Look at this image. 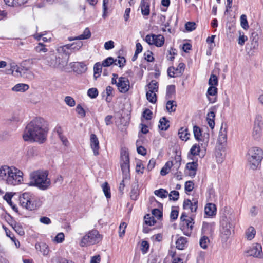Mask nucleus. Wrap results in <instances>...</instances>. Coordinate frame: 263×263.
Segmentation results:
<instances>
[{
	"label": "nucleus",
	"instance_id": "nucleus-1",
	"mask_svg": "<svg viewBox=\"0 0 263 263\" xmlns=\"http://www.w3.org/2000/svg\"><path fill=\"white\" fill-rule=\"evenodd\" d=\"M44 120L37 117L32 120L26 127L23 138L25 141L44 143L46 139L47 130L45 126Z\"/></svg>",
	"mask_w": 263,
	"mask_h": 263
},
{
	"label": "nucleus",
	"instance_id": "nucleus-2",
	"mask_svg": "<svg viewBox=\"0 0 263 263\" xmlns=\"http://www.w3.org/2000/svg\"><path fill=\"white\" fill-rule=\"evenodd\" d=\"M48 172L47 171L39 170L30 174V181L29 186L37 187L41 190H47L51 184L50 179L48 178Z\"/></svg>",
	"mask_w": 263,
	"mask_h": 263
},
{
	"label": "nucleus",
	"instance_id": "nucleus-3",
	"mask_svg": "<svg viewBox=\"0 0 263 263\" xmlns=\"http://www.w3.org/2000/svg\"><path fill=\"white\" fill-rule=\"evenodd\" d=\"M19 201L23 208L30 211L35 210L40 206L38 198L29 192H25L21 194Z\"/></svg>",
	"mask_w": 263,
	"mask_h": 263
},
{
	"label": "nucleus",
	"instance_id": "nucleus-4",
	"mask_svg": "<svg viewBox=\"0 0 263 263\" xmlns=\"http://www.w3.org/2000/svg\"><path fill=\"white\" fill-rule=\"evenodd\" d=\"M263 158L262 150L257 147L249 149L248 152L247 160L249 167L253 170H256Z\"/></svg>",
	"mask_w": 263,
	"mask_h": 263
},
{
	"label": "nucleus",
	"instance_id": "nucleus-5",
	"mask_svg": "<svg viewBox=\"0 0 263 263\" xmlns=\"http://www.w3.org/2000/svg\"><path fill=\"white\" fill-rule=\"evenodd\" d=\"M234 226L228 220H223L221 222V228L220 229L221 237L222 241H226L231 235L233 231Z\"/></svg>",
	"mask_w": 263,
	"mask_h": 263
},
{
	"label": "nucleus",
	"instance_id": "nucleus-6",
	"mask_svg": "<svg viewBox=\"0 0 263 263\" xmlns=\"http://www.w3.org/2000/svg\"><path fill=\"white\" fill-rule=\"evenodd\" d=\"M11 175L9 180V185H17L22 183L23 181V173L22 171L15 167H13Z\"/></svg>",
	"mask_w": 263,
	"mask_h": 263
},
{
	"label": "nucleus",
	"instance_id": "nucleus-7",
	"mask_svg": "<svg viewBox=\"0 0 263 263\" xmlns=\"http://www.w3.org/2000/svg\"><path fill=\"white\" fill-rule=\"evenodd\" d=\"M145 41L149 45H154L157 47H161L164 43V37L161 34H148L145 36Z\"/></svg>",
	"mask_w": 263,
	"mask_h": 263
},
{
	"label": "nucleus",
	"instance_id": "nucleus-8",
	"mask_svg": "<svg viewBox=\"0 0 263 263\" xmlns=\"http://www.w3.org/2000/svg\"><path fill=\"white\" fill-rule=\"evenodd\" d=\"M194 223V220L191 217L183 220L180 223V229L183 233L187 236H190Z\"/></svg>",
	"mask_w": 263,
	"mask_h": 263
},
{
	"label": "nucleus",
	"instance_id": "nucleus-9",
	"mask_svg": "<svg viewBox=\"0 0 263 263\" xmlns=\"http://www.w3.org/2000/svg\"><path fill=\"white\" fill-rule=\"evenodd\" d=\"M245 253L247 254V256H253L257 258H260L263 255L262 247L258 243L253 245L245 251Z\"/></svg>",
	"mask_w": 263,
	"mask_h": 263
},
{
	"label": "nucleus",
	"instance_id": "nucleus-10",
	"mask_svg": "<svg viewBox=\"0 0 263 263\" xmlns=\"http://www.w3.org/2000/svg\"><path fill=\"white\" fill-rule=\"evenodd\" d=\"M12 169L13 167L6 165L2 166L0 168V181L8 185Z\"/></svg>",
	"mask_w": 263,
	"mask_h": 263
},
{
	"label": "nucleus",
	"instance_id": "nucleus-11",
	"mask_svg": "<svg viewBox=\"0 0 263 263\" xmlns=\"http://www.w3.org/2000/svg\"><path fill=\"white\" fill-rule=\"evenodd\" d=\"M129 81L127 78L121 77L118 79L116 86L120 92L126 93L129 90Z\"/></svg>",
	"mask_w": 263,
	"mask_h": 263
},
{
	"label": "nucleus",
	"instance_id": "nucleus-12",
	"mask_svg": "<svg viewBox=\"0 0 263 263\" xmlns=\"http://www.w3.org/2000/svg\"><path fill=\"white\" fill-rule=\"evenodd\" d=\"M90 146L93 151L95 156H97L99 154V150L100 148L99 141L97 136L94 134H91L90 135Z\"/></svg>",
	"mask_w": 263,
	"mask_h": 263
},
{
	"label": "nucleus",
	"instance_id": "nucleus-13",
	"mask_svg": "<svg viewBox=\"0 0 263 263\" xmlns=\"http://www.w3.org/2000/svg\"><path fill=\"white\" fill-rule=\"evenodd\" d=\"M58 57L52 52L48 53L45 57V63L51 67L56 68Z\"/></svg>",
	"mask_w": 263,
	"mask_h": 263
},
{
	"label": "nucleus",
	"instance_id": "nucleus-14",
	"mask_svg": "<svg viewBox=\"0 0 263 263\" xmlns=\"http://www.w3.org/2000/svg\"><path fill=\"white\" fill-rule=\"evenodd\" d=\"M90 245L98 243L100 240V234L97 230H92L87 234Z\"/></svg>",
	"mask_w": 263,
	"mask_h": 263
},
{
	"label": "nucleus",
	"instance_id": "nucleus-15",
	"mask_svg": "<svg viewBox=\"0 0 263 263\" xmlns=\"http://www.w3.org/2000/svg\"><path fill=\"white\" fill-rule=\"evenodd\" d=\"M73 70L78 74H81L86 71L87 67L83 62L75 63L72 66Z\"/></svg>",
	"mask_w": 263,
	"mask_h": 263
},
{
	"label": "nucleus",
	"instance_id": "nucleus-16",
	"mask_svg": "<svg viewBox=\"0 0 263 263\" xmlns=\"http://www.w3.org/2000/svg\"><path fill=\"white\" fill-rule=\"evenodd\" d=\"M11 68H13V70H15L16 72L20 73L21 77H28L27 75H28V78L30 79H31L33 77L32 73L27 69L20 68L17 66H13Z\"/></svg>",
	"mask_w": 263,
	"mask_h": 263
},
{
	"label": "nucleus",
	"instance_id": "nucleus-17",
	"mask_svg": "<svg viewBox=\"0 0 263 263\" xmlns=\"http://www.w3.org/2000/svg\"><path fill=\"white\" fill-rule=\"evenodd\" d=\"M141 13L144 16H148L150 13V4L145 0L141 1L140 3Z\"/></svg>",
	"mask_w": 263,
	"mask_h": 263
},
{
	"label": "nucleus",
	"instance_id": "nucleus-18",
	"mask_svg": "<svg viewBox=\"0 0 263 263\" xmlns=\"http://www.w3.org/2000/svg\"><path fill=\"white\" fill-rule=\"evenodd\" d=\"M204 211L205 214L209 216L215 215L216 213V208L215 205L212 203L207 204L204 208Z\"/></svg>",
	"mask_w": 263,
	"mask_h": 263
},
{
	"label": "nucleus",
	"instance_id": "nucleus-19",
	"mask_svg": "<svg viewBox=\"0 0 263 263\" xmlns=\"http://www.w3.org/2000/svg\"><path fill=\"white\" fill-rule=\"evenodd\" d=\"M175 161L176 162L173 163L172 161L167 162L164 167H166L168 170H170L172 166H174V167H176L177 170L180 167L181 165V157L180 156L177 155L175 157Z\"/></svg>",
	"mask_w": 263,
	"mask_h": 263
},
{
	"label": "nucleus",
	"instance_id": "nucleus-20",
	"mask_svg": "<svg viewBox=\"0 0 263 263\" xmlns=\"http://www.w3.org/2000/svg\"><path fill=\"white\" fill-rule=\"evenodd\" d=\"M68 59V57H58L56 68L62 70L67 65Z\"/></svg>",
	"mask_w": 263,
	"mask_h": 263
},
{
	"label": "nucleus",
	"instance_id": "nucleus-21",
	"mask_svg": "<svg viewBox=\"0 0 263 263\" xmlns=\"http://www.w3.org/2000/svg\"><path fill=\"white\" fill-rule=\"evenodd\" d=\"M69 51L70 50L67 44L60 46L57 49V51L60 54H61L62 57L65 55V57H68V58L69 55L71 54V52H69Z\"/></svg>",
	"mask_w": 263,
	"mask_h": 263
},
{
	"label": "nucleus",
	"instance_id": "nucleus-22",
	"mask_svg": "<svg viewBox=\"0 0 263 263\" xmlns=\"http://www.w3.org/2000/svg\"><path fill=\"white\" fill-rule=\"evenodd\" d=\"M187 238L184 237H180L176 241V248L179 250H183L187 246Z\"/></svg>",
	"mask_w": 263,
	"mask_h": 263
},
{
	"label": "nucleus",
	"instance_id": "nucleus-23",
	"mask_svg": "<svg viewBox=\"0 0 263 263\" xmlns=\"http://www.w3.org/2000/svg\"><path fill=\"white\" fill-rule=\"evenodd\" d=\"M178 135L182 140L187 141L190 138V133L186 127H181L179 129Z\"/></svg>",
	"mask_w": 263,
	"mask_h": 263
},
{
	"label": "nucleus",
	"instance_id": "nucleus-24",
	"mask_svg": "<svg viewBox=\"0 0 263 263\" xmlns=\"http://www.w3.org/2000/svg\"><path fill=\"white\" fill-rule=\"evenodd\" d=\"M91 36V32L88 28H85L83 34L75 37L74 39L69 37V41H72L74 40H85L90 38Z\"/></svg>",
	"mask_w": 263,
	"mask_h": 263
},
{
	"label": "nucleus",
	"instance_id": "nucleus-25",
	"mask_svg": "<svg viewBox=\"0 0 263 263\" xmlns=\"http://www.w3.org/2000/svg\"><path fill=\"white\" fill-rule=\"evenodd\" d=\"M28 85L23 83H19L15 85L12 90L16 92H25L29 89Z\"/></svg>",
	"mask_w": 263,
	"mask_h": 263
},
{
	"label": "nucleus",
	"instance_id": "nucleus-26",
	"mask_svg": "<svg viewBox=\"0 0 263 263\" xmlns=\"http://www.w3.org/2000/svg\"><path fill=\"white\" fill-rule=\"evenodd\" d=\"M198 164L197 162H192L187 163L186 164V168L191 171V173H190L189 175L191 176L194 177L196 175V171L197 168Z\"/></svg>",
	"mask_w": 263,
	"mask_h": 263
},
{
	"label": "nucleus",
	"instance_id": "nucleus-27",
	"mask_svg": "<svg viewBox=\"0 0 263 263\" xmlns=\"http://www.w3.org/2000/svg\"><path fill=\"white\" fill-rule=\"evenodd\" d=\"M28 0H4L5 4L10 6H18L26 3Z\"/></svg>",
	"mask_w": 263,
	"mask_h": 263
},
{
	"label": "nucleus",
	"instance_id": "nucleus-28",
	"mask_svg": "<svg viewBox=\"0 0 263 263\" xmlns=\"http://www.w3.org/2000/svg\"><path fill=\"white\" fill-rule=\"evenodd\" d=\"M170 126L168 121L165 117H162L159 121L158 127L162 130H166Z\"/></svg>",
	"mask_w": 263,
	"mask_h": 263
},
{
	"label": "nucleus",
	"instance_id": "nucleus-29",
	"mask_svg": "<svg viewBox=\"0 0 263 263\" xmlns=\"http://www.w3.org/2000/svg\"><path fill=\"white\" fill-rule=\"evenodd\" d=\"M11 226L15 230V231L20 235L22 236L24 235L25 232L23 230V227L20 223L14 221L11 223Z\"/></svg>",
	"mask_w": 263,
	"mask_h": 263
},
{
	"label": "nucleus",
	"instance_id": "nucleus-30",
	"mask_svg": "<svg viewBox=\"0 0 263 263\" xmlns=\"http://www.w3.org/2000/svg\"><path fill=\"white\" fill-rule=\"evenodd\" d=\"M102 64H101L99 62L96 63L93 67V77L95 80H96L99 77H100V74L102 72Z\"/></svg>",
	"mask_w": 263,
	"mask_h": 263
},
{
	"label": "nucleus",
	"instance_id": "nucleus-31",
	"mask_svg": "<svg viewBox=\"0 0 263 263\" xmlns=\"http://www.w3.org/2000/svg\"><path fill=\"white\" fill-rule=\"evenodd\" d=\"M256 234V231L253 227H250L246 231V237L249 240H251L254 238Z\"/></svg>",
	"mask_w": 263,
	"mask_h": 263
},
{
	"label": "nucleus",
	"instance_id": "nucleus-32",
	"mask_svg": "<svg viewBox=\"0 0 263 263\" xmlns=\"http://www.w3.org/2000/svg\"><path fill=\"white\" fill-rule=\"evenodd\" d=\"M139 196L138 185L137 183L132 185L130 192V198L132 200H136Z\"/></svg>",
	"mask_w": 263,
	"mask_h": 263
},
{
	"label": "nucleus",
	"instance_id": "nucleus-33",
	"mask_svg": "<svg viewBox=\"0 0 263 263\" xmlns=\"http://www.w3.org/2000/svg\"><path fill=\"white\" fill-rule=\"evenodd\" d=\"M227 140V130L226 128L223 129V125L221 127L220 130L219 132L218 141L220 143H223L226 142Z\"/></svg>",
	"mask_w": 263,
	"mask_h": 263
},
{
	"label": "nucleus",
	"instance_id": "nucleus-34",
	"mask_svg": "<svg viewBox=\"0 0 263 263\" xmlns=\"http://www.w3.org/2000/svg\"><path fill=\"white\" fill-rule=\"evenodd\" d=\"M177 107V104L175 101L168 100L166 104V108L169 112H174Z\"/></svg>",
	"mask_w": 263,
	"mask_h": 263
},
{
	"label": "nucleus",
	"instance_id": "nucleus-35",
	"mask_svg": "<svg viewBox=\"0 0 263 263\" xmlns=\"http://www.w3.org/2000/svg\"><path fill=\"white\" fill-rule=\"evenodd\" d=\"M70 51H76L79 50L83 46V43L81 41H79L76 43H73L71 44H67Z\"/></svg>",
	"mask_w": 263,
	"mask_h": 263
},
{
	"label": "nucleus",
	"instance_id": "nucleus-36",
	"mask_svg": "<svg viewBox=\"0 0 263 263\" xmlns=\"http://www.w3.org/2000/svg\"><path fill=\"white\" fill-rule=\"evenodd\" d=\"M120 155V163L129 162V155L127 151L122 149Z\"/></svg>",
	"mask_w": 263,
	"mask_h": 263
},
{
	"label": "nucleus",
	"instance_id": "nucleus-37",
	"mask_svg": "<svg viewBox=\"0 0 263 263\" xmlns=\"http://www.w3.org/2000/svg\"><path fill=\"white\" fill-rule=\"evenodd\" d=\"M175 93V86L174 85H170L167 86L166 98L167 99H171L173 95Z\"/></svg>",
	"mask_w": 263,
	"mask_h": 263
},
{
	"label": "nucleus",
	"instance_id": "nucleus-38",
	"mask_svg": "<svg viewBox=\"0 0 263 263\" xmlns=\"http://www.w3.org/2000/svg\"><path fill=\"white\" fill-rule=\"evenodd\" d=\"M147 87L148 88V91L150 92H157L158 90V83L155 80H152L151 83H149L147 85Z\"/></svg>",
	"mask_w": 263,
	"mask_h": 263
},
{
	"label": "nucleus",
	"instance_id": "nucleus-39",
	"mask_svg": "<svg viewBox=\"0 0 263 263\" xmlns=\"http://www.w3.org/2000/svg\"><path fill=\"white\" fill-rule=\"evenodd\" d=\"M155 195L161 198H166L168 195V192L163 189H160L154 191Z\"/></svg>",
	"mask_w": 263,
	"mask_h": 263
},
{
	"label": "nucleus",
	"instance_id": "nucleus-40",
	"mask_svg": "<svg viewBox=\"0 0 263 263\" xmlns=\"http://www.w3.org/2000/svg\"><path fill=\"white\" fill-rule=\"evenodd\" d=\"M52 263H74L73 261L68 260L65 258L55 256L51 259Z\"/></svg>",
	"mask_w": 263,
	"mask_h": 263
},
{
	"label": "nucleus",
	"instance_id": "nucleus-41",
	"mask_svg": "<svg viewBox=\"0 0 263 263\" xmlns=\"http://www.w3.org/2000/svg\"><path fill=\"white\" fill-rule=\"evenodd\" d=\"M102 187L103 191V192L105 194V197L107 198H110L111 197V194L110 192V187L108 184L107 182L104 183L102 185Z\"/></svg>",
	"mask_w": 263,
	"mask_h": 263
},
{
	"label": "nucleus",
	"instance_id": "nucleus-42",
	"mask_svg": "<svg viewBox=\"0 0 263 263\" xmlns=\"http://www.w3.org/2000/svg\"><path fill=\"white\" fill-rule=\"evenodd\" d=\"M201 129L198 126L195 125L193 127V133L195 138L198 140H200V137L201 136Z\"/></svg>",
	"mask_w": 263,
	"mask_h": 263
},
{
	"label": "nucleus",
	"instance_id": "nucleus-43",
	"mask_svg": "<svg viewBox=\"0 0 263 263\" xmlns=\"http://www.w3.org/2000/svg\"><path fill=\"white\" fill-rule=\"evenodd\" d=\"M117 59L114 60L112 57H109L102 61V65L103 67H108L116 62Z\"/></svg>",
	"mask_w": 263,
	"mask_h": 263
},
{
	"label": "nucleus",
	"instance_id": "nucleus-44",
	"mask_svg": "<svg viewBox=\"0 0 263 263\" xmlns=\"http://www.w3.org/2000/svg\"><path fill=\"white\" fill-rule=\"evenodd\" d=\"M145 223L149 226L154 225L156 222V220H155L154 217H151L149 214H147L144 216Z\"/></svg>",
	"mask_w": 263,
	"mask_h": 263
},
{
	"label": "nucleus",
	"instance_id": "nucleus-45",
	"mask_svg": "<svg viewBox=\"0 0 263 263\" xmlns=\"http://www.w3.org/2000/svg\"><path fill=\"white\" fill-rule=\"evenodd\" d=\"M176 76H181L184 70V64L180 63L177 68H175Z\"/></svg>",
	"mask_w": 263,
	"mask_h": 263
},
{
	"label": "nucleus",
	"instance_id": "nucleus-46",
	"mask_svg": "<svg viewBox=\"0 0 263 263\" xmlns=\"http://www.w3.org/2000/svg\"><path fill=\"white\" fill-rule=\"evenodd\" d=\"M261 129L260 126L254 125L253 130V136L254 139H258L261 134Z\"/></svg>",
	"mask_w": 263,
	"mask_h": 263
},
{
	"label": "nucleus",
	"instance_id": "nucleus-47",
	"mask_svg": "<svg viewBox=\"0 0 263 263\" xmlns=\"http://www.w3.org/2000/svg\"><path fill=\"white\" fill-rule=\"evenodd\" d=\"M146 98L147 99L152 103H154L156 102L157 99H156V95L155 92H150V91H147L146 92Z\"/></svg>",
	"mask_w": 263,
	"mask_h": 263
},
{
	"label": "nucleus",
	"instance_id": "nucleus-48",
	"mask_svg": "<svg viewBox=\"0 0 263 263\" xmlns=\"http://www.w3.org/2000/svg\"><path fill=\"white\" fill-rule=\"evenodd\" d=\"M40 251L42 253L44 256L47 255L49 252L48 246L44 243H41L39 245Z\"/></svg>",
	"mask_w": 263,
	"mask_h": 263
},
{
	"label": "nucleus",
	"instance_id": "nucleus-49",
	"mask_svg": "<svg viewBox=\"0 0 263 263\" xmlns=\"http://www.w3.org/2000/svg\"><path fill=\"white\" fill-rule=\"evenodd\" d=\"M210 240L207 236H204L202 237L200 240V246L201 248L205 249L207 248L208 245L209 243Z\"/></svg>",
	"mask_w": 263,
	"mask_h": 263
},
{
	"label": "nucleus",
	"instance_id": "nucleus-50",
	"mask_svg": "<svg viewBox=\"0 0 263 263\" xmlns=\"http://www.w3.org/2000/svg\"><path fill=\"white\" fill-rule=\"evenodd\" d=\"M34 50L37 53H40L42 52H46L48 51L47 49L45 47V45L41 43H39L38 45L35 47Z\"/></svg>",
	"mask_w": 263,
	"mask_h": 263
},
{
	"label": "nucleus",
	"instance_id": "nucleus-51",
	"mask_svg": "<svg viewBox=\"0 0 263 263\" xmlns=\"http://www.w3.org/2000/svg\"><path fill=\"white\" fill-rule=\"evenodd\" d=\"M240 24L241 26L244 29H247L249 28L248 23L247 19V16L245 14H242L240 16Z\"/></svg>",
	"mask_w": 263,
	"mask_h": 263
},
{
	"label": "nucleus",
	"instance_id": "nucleus-52",
	"mask_svg": "<svg viewBox=\"0 0 263 263\" xmlns=\"http://www.w3.org/2000/svg\"><path fill=\"white\" fill-rule=\"evenodd\" d=\"M169 199L176 201L178 200L179 197V193L177 191H172L168 194Z\"/></svg>",
	"mask_w": 263,
	"mask_h": 263
},
{
	"label": "nucleus",
	"instance_id": "nucleus-53",
	"mask_svg": "<svg viewBox=\"0 0 263 263\" xmlns=\"http://www.w3.org/2000/svg\"><path fill=\"white\" fill-rule=\"evenodd\" d=\"M87 95L90 98L94 99L98 96V91L96 88H91L88 89Z\"/></svg>",
	"mask_w": 263,
	"mask_h": 263
},
{
	"label": "nucleus",
	"instance_id": "nucleus-54",
	"mask_svg": "<svg viewBox=\"0 0 263 263\" xmlns=\"http://www.w3.org/2000/svg\"><path fill=\"white\" fill-rule=\"evenodd\" d=\"M121 170L123 174L127 175L129 172V162L120 163Z\"/></svg>",
	"mask_w": 263,
	"mask_h": 263
},
{
	"label": "nucleus",
	"instance_id": "nucleus-55",
	"mask_svg": "<svg viewBox=\"0 0 263 263\" xmlns=\"http://www.w3.org/2000/svg\"><path fill=\"white\" fill-rule=\"evenodd\" d=\"M64 101L70 107H73L76 104L74 99L70 96H66L64 99Z\"/></svg>",
	"mask_w": 263,
	"mask_h": 263
},
{
	"label": "nucleus",
	"instance_id": "nucleus-56",
	"mask_svg": "<svg viewBox=\"0 0 263 263\" xmlns=\"http://www.w3.org/2000/svg\"><path fill=\"white\" fill-rule=\"evenodd\" d=\"M199 152L200 146L197 144L193 145L190 149V153L193 156L198 155Z\"/></svg>",
	"mask_w": 263,
	"mask_h": 263
},
{
	"label": "nucleus",
	"instance_id": "nucleus-57",
	"mask_svg": "<svg viewBox=\"0 0 263 263\" xmlns=\"http://www.w3.org/2000/svg\"><path fill=\"white\" fill-rule=\"evenodd\" d=\"M218 84V79L216 76L211 74L209 80V85L212 86H215Z\"/></svg>",
	"mask_w": 263,
	"mask_h": 263
},
{
	"label": "nucleus",
	"instance_id": "nucleus-58",
	"mask_svg": "<svg viewBox=\"0 0 263 263\" xmlns=\"http://www.w3.org/2000/svg\"><path fill=\"white\" fill-rule=\"evenodd\" d=\"M127 224L125 222H122L119 228V235L120 237H122L125 232V229Z\"/></svg>",
	"mask_w": 263,
	"mask_h": 263
},
{
	"label": "nucleus",
	"instance_id": "nucleus-59",
	"mask_svg": "<svg viewBox=\"0 0 263 263\" xmlns=\"http://www.w3.org/2000/svg\"><path fill=\"white\" fill-rule=\"evenodd\" d=\"M153 112L149 109H145L142 113L143 117L147 120H151L152 118Z\"/></svg>",
	"mask_w": 263,
	"mask_h": 263
},
{
	"label": "nucleus",
	"instance_id": "nucleus-60",
	"mask_svg": "<svg viewBox=\"0 0 263 263\" xmlns=\"http://www.w3.org/2000/svg\"><path fill=\"white\" fill-rule=\"evenodd\" d=\"M126 62V60L123 57H118V59L116 62H114L115 65H119V67H123Z\"/></svg>",
	"mask_w": 263,
	"mask_h": 263
},
{
	"label": "nucleus",
	"instance_id": "nucleus-61",
	"mask_svg": "<svg viewBox=\"0 0 263 263\" xmlns=\"http://www.w3.org/2000/svg\"><path fill=\"white\" fill-rule=\"evenodd\" d=\"M37 154V148L35 147H31L28 148L27 155L29 157H32Z\"/></svg>",
	"mask_w": 263,
	"mask_h": 263
},
{
	"label": "nucleus",
	"instance_id": "nucleus-62",
	"mask_svg": "<svg viewBox=\"0 0 263 263\" xmlns=\"http://www.w3.org/2000/svg\"><path fill=\"white\" fill-rule=\"evenodd\" d=\"M141 251L143 253H146L149 249V245L147 241L143 240L141 242Z\"/></svg>",
	"mask_w": 263,
	"mask_h": 263
},
{
	"label": "nucleus",
	"instance_id": "nucleus-63",
	"mask_svg": "<svg viewBox=\"0 0 263 263\" xmlns=\"http://www.w3.org/2000/svg\"><path fill=\"white\" fill-rule=\"evenodd\" d=\"M76 110L77 113L82 117H84L85 116V111L80 104H78L77 105Z\"/></svg>",
	"mask_w": 263,
	"mask_h": 263
},
{
	"label": "nucleus",
	"instance_id": "nucleus-64",
	"mask_svg": "<svg viewBox=\"0 0 263 263\" xmlns=\"http://www.w3.org/2000/svg\"><path fill=\"white\" fill-rule=\"evenodd\" d=\"M195 23L188 22L185 24V29L189 31H192L195 29Z\"/></svg>",
	"mask_w": 263,
	"mask_h": 263
}]
</instances>
